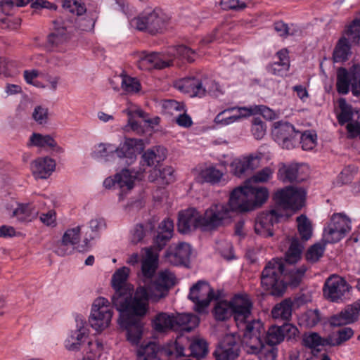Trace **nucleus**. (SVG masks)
Wrapping results in <instances>:
<instances>
[{
	"label": "nucleus",
	"instance_id": "obj_23",
	"mask_svg": "<svg viewBox=\"0 0 360 360\" xmlns=\"http://www.w3.org/2000/svg\"><path fill=\"white\" fill-rule=\"evenodd\" d=\"M240 353V345L232 337H226L219 342L214 352L216 360H235Z\"/></svg>",
	"mask_w": 360,
	"mask_h": 360
},
{
	"label": "nucleus",
	"instance_id": "obj_13",
	"mask_svg": "<svg viewBox=\"0 0 360 360\" xmlns=\"http://www.w3.org/2000/svg\"><path fill=\"white\" fill-rule=\"evenodd\" d=\"M77 328L65 342V348L69 351H79L83 349L86 352H92L91 345L92 341L89 340V329L86 322L77 316L76 318Z\"/></svg>",
	"mask_w": 360,
	"mask_h": 360
},
{
	"label": "nucleus",
	"instance_id": "obj_25",
	"mask_svg": "<svg viewBox=\"0 0 360 360\" xmlns=\"http://www.w3.org/2000/svg\"><path fill=\"white\" fill-rule=\"evenodd\" d=\"M53 31L48 36V43L51 47L58 48L68 40V33L72 32L70 25H67L63 17L56 18L53 22Z\"/></svg>",
	"mask_w": 360,
	"mask_h": 360
},
{
	"label": "nucleus",
	"instance_id": "obj_38",
	"mask_svg": "<svg viewBox=\"0 0 360 360\" xmlns=\"http://www.w3.org/2000/svg\"><path fill=\"white\" fill-rule=\"evenodd\" d=\"M63 8L67 15L66 19L63 18L67 25H73L75 19L82 16L86 11L84 4L77 0H63Z\"/></svg>",
	"mask_w": 360,
	"mask_h": 360
},
{
	"label": "nucleus",
	"instance_id": "obj_6",
	"mask_svg": "<svg viewBox=\"0 0 360 360\" xmlns=\"http://www.w3.org/2000/svg\"><path fill=\"white\" fill-rule=\"evenodd\" d=\"M233 210L230 204V199L227 204L214 203L211 205L202 216V231H214L219 227L224 226L231 221Z\"/></svg>",
	"mask_w": 360,
	"mask_h": 360
},
{
	"label": "nucleus",
	"instance_id": "obj_51",
	"mask_svg": "<svg viewBox=\"0 0 360 360\" xmlns=\"http://www.w3.org/2000/svg\"><path fill=\"white\" fill-rule=\"evenodd\" d=\"M297 230L301 239L304 241L309 240L312 236L311 221L304 214L297 217Z\"/></svg>",
	"mask_w": 360,
	"mask_h": 360
},
{
	"label": "nucleus",
	"instance_id": "obj_52",
	"mask_svg": "<svg viewBox=\"0 0 360 360\" xmlns=\"http://www.w3.org/2000/svg\"><path fill=\"white\" fill-rule=\"evenodd\" d=\"M300 143L304 150H312L316 145L317 135L314 131L306 130L298 135Z\"/></svg>",
	"mask_w": 360,
	"mask_h": 360
},
{
	"label": "nucleus",
	"instance_id": "obj_61",
	"mask_svg": "<svg viewBox=\"0 0 360 360\" xmlns=\"http://www.w3.org/2000/svg\"><path fill=\"white\" fill-rule=\"evenodd\" d=\"M266 124L259 117H253L252 120L251 132L253 136L257 139H262L266 134Z\"/></svg>",
	"mask_w": 360,
	"mask_h": 360
},
{
	"label": "nucleus",
	"instance_id": "obj_11",
	"mask_svg": "<svg viewBox=\"0 0 360 360\" xmlns=\"http://www.w3.org/2000/svg\"><path fill=\"white\" fill-rule=\"evenodd\" d=\"M144 178V171L131 170L123 169L120 173L116 174L112 178L108 177L103 181V186L106 188H119L121 191L119 195V200L124 198V192L131 190L136 181H140Z\"/></svg>",
	"mask_w": 360,
	"mask_h": 360
},
{
	"label": "nucleus",
	"instance_id": "obj_14",
	"mask_svg": "<svg viewBox=\"0 0 360 360\" xmlns=\"http://www.w3.org/2000/svg\"><path fill=\"white\" fill-rule=\"evenodd\" d=\"M351 230V221L345 215L333 214L327 226L324 227L323 234L327 242L336 243L342 240Z\"/></svg>",
	"mask_w": 360,
	"mask_h": 360
},
{
	"label": "nucleus",
	"instance_id": "obj_58",
	"mask_svg": "<svg viewBox=\"0 0 360 360\" xmlns=\"http://www.w3.org/2000/svg\"><path fill=\"white\" fill-rule=\"evenodd\" d=\"M89 228L92 234L89 236V238H84L85 246H89V241L98 236L99 233L105 228V221L103 218L93 219L89 221Z\"/></svg>",
	"mask_w": 360,
	"mask_h": 360
},
{
	"label": "nucleus",
	"instance_id": "obj_5",
	"mask_svg": "<svg viewBox=\"0 0 360 360\" xmlns=\"http://www.w3.org/2000/svg\"><path fill=\"white\" fill-rule=\"evenodd\" d=\"M243 330V342L247 352L252 354H264L266 360H275L277 356V349L275 348L266 349L264 347L263 336L265 329L263 323L259 320H245L239 323Z\"/></svg>",
	"mask_w": 360,
	"mask_h": 360
},
{
	"label": "nucleus",
	"instance_id": "obj_18",
	"mask_svg": "<svg viewBox=\"0 0 360 360\" xmlns=\"http://www.w3.org/2000/svg\"><path fill=\"white\" fill-rule=\"evenodd\" d=\"M191 252V246L187 243H172L165 251V258L173 266L188 267Z\"/></svg>",
	"mask_w": 360,
	"mask_h": 360
},
{
	"label": "nucleus",
	"instance_id": "obj_29",
	"mask_svg": "<svg viewBox=\"0 0 360 360\" xmlns=\"http://www.w3.org/2000/svg\"><path fill=\"white\" fill-rule=\"evenodd\" d=\"M359 311L360 304L356 301L354 306H348L341 312L330 316L329 323L333 327H338L352 323L357 319Z\"/></svg>",
	"mask_w": 360,
	"mask_h": 360
},
{
	"label": "nucleus",
	"instance_id": "obj_35",
	"mask_svg": "<svg viewBox=\"0 0 360 360\" xmlns=\"http://www.w3.org/2000/svg\"><path fill=\"white\" fill-rule=\"evenodd\" d=\"M174 331L191 332L200 322L199 318L193 314H174Z\"/></svg>",
	"mask_w": 360,
	"mask_h": 360
},
{
	"label": "nucleus",
	"instance_id": "obj_27",
	"mask_svg": "<svg viewBox=\"0 0 360 360\" xmlns=\"http://www.w3.org/2000/svg\"><path fill=\"white\" fill-rule=\"evenodd\" d=\"M177 87L180 91L189 94L191 96L202 97L207 91H211L207 86V82L205 83L195 77L184 78L179 81Z\"/></svg>",
	"mask_w": 360,
	"mask_h": 360
},
{
	"label": "nucleus",
	"instance_id": "obj_43",
	"mask_svg": "<svg viewBox=\"0 0 360 360\" xmlns=\"http://www.w3.org/2000/svg\"><path fill=\"white\" fill-rule=\"evenodd\" d=\"M303 246L300 244L297 238H293L291 241L290 247L285 254V258H281L285 266L288 264H294L297 263L301 258Z\"/></svg>",
	"mask_w": 360,
	"mask_h": 360
},
{
	"label": "nucleus",
	"instance_id": "obj_59",
	"mask_svg": "<svg viewBox=\"0 0 360 360\" xmlns=\"http://www.w3.org/2000/svg\"><path fill=\"white\" fill-rule=\"evenodd\" d=\"M190 355L195 358L204 357L207 353V342L202 340H197L189 344Z\"/></svg>",
	"mask_w": 360,
	"mask_h": 360
},
{
	"label": "nucleus",
	"instance_id": "obj_12",
	"mask_svg": "<svg viewBox=\"0 0 360 360\" xmlns=\"http://www.w3.org/2000/svg\"><path fill=\"white\" fill-rule=\"evenodd\" d=\"M112 313L108 300L103 297H98L92 304L89 323L95 330L102 331L109 326Z\"/></svg>",
	"mask_w": 360,
	"mask_h": 360
},
{
	"label": "nucleus",
	"instance_id": "obj_28",
	"mask_svg": "<svg viewBox=\"0 0 360 360\" xmlns=\"http://www.w3.org/2000/svg\"><path fill=\"white\" fill-rule=\"evenodd\" d=\"M259 159L252 155L241 157L233 160L230 167L231 172L238 177H242L251 173L257 166Z\"/></svg>",
	"mask_w": 360,
	"mask_h": 360
},
{
	"label": "nucleus",
	"instance_id": "obj_1",
	"mask_svg": "<svg viewBox=\"0 0 360 360\" xmlns=\"http://www.w3.org/2000/svg\"><path fill=\"white\" fill-rule=\"evenodd\" d=\"M307 267L287 268L281 259L274 258L264 266L261 275V285L266 290H270L274 296H281L287 286L297 287L302 281Z\"/></svg>",
	"mask_w": 360,
	"mask_h": 360
},
{
	"label": "nucleus",
	"instance_id": "obj_39",
	"mask_svg": "<svg viewBox=\"0 0 360 360\" xmlns=\"http://www.w3.org/2000/svg\"><path fill=\"white\" fill-rule=\"evenodd\" d=\"M148 179L150 182L168 185L175 181L174 170L170 166H167L162 169L154 168L150 170Z\"/></svg>",
	"mask_w": 360,
	"mask_h": 360
},
{
	"label": "nucleus",
	"instance_id": "obj_49",
	"mask_svg": "<svg viewBox=\"0 0 360 360\" xmlns=\"http://www.w3.org/2000/svg\"><path fill=\"white\" fill-rule=\"evenodd\" d=\"M264 345L266 344L271 346V348H274L273 346L281 343L284 340V335L281 330V326H271L265 332L263 336Z\"/></svg>",
	"mask_w": 360,
	"mask_h": 360
},
{
	"label": "nucleus",
	"instance_id": "obj_62",
	"mask_svg": "<svg viewBox=\"0 0 360 360\" xmlns=\"http://www.w3.org/2000/svg\"><path fill=\"white\" fill-rule=\"evenodd\" d=\"M70 25L71 30L75 28L82 31L89 32L94 30L95 20L93 18H81L78 17L73 21V25Z\"/></svg>",
	"mask_w": 360,
	"mask_h": 360
},
{
	"label": "nucleus",
	"instance_id": "obj_26",
	"mask_svg": "<svg viewBox=\"0 0 360 360\" xmlns=\"http://www.w3.org/2000/svg\"><path fill=\"white\" fill-rule=\"evenodd\" d=\"M174 233V221L169 218L162 220L158 225L157 234L153 238V248L162 250L171 240Z\"/></svg>",
	"mask_w": 360,
	"mask_h": 360
},
{
	"label": "nucleus",
	"instance_id": "obj_44",
	"mask_svg": "<svg viewBox=\"0 0 360 360\" xmlns=\"http://www.w3.org/2000/svg\"><path fill=\"white\" fill-rule=\"evenodd\" d=\"M167 53L168 54L172 56L174 58H179L189 63L193 62L198 56V53L195 51L185 45H178L176 46L170 47Z\"/></svg>",
	"mask_w": 360,
	"mask_h": 360
},
{
	"label": "nucleus",
	"instance_id": "obj_46",
	"mask_svg": "<svg viewBox=\"0 0 360 360\" xmlns=\"http://www.w3.org/2000/svg\"><path fill=\"white\" fill-rule=\"evenodd\" d=\"M248 107L244 106L238 108V113L236 115L224 117V113L219 112L214 117V122L217 125L226 126L232 123L240 121L242 118L247 117Z\"/></svg>",
	"mask_w": 360,
	"mask_h": 360
},
{
	"label": "nucleus",
	"instance_id": "obj_7",
	"mask_svg": "<svg viewBox=\"0 0 360 360\" xmlns=\"http://www.w3.org/2000/svg\"><path fill=\"white\" fill-rule=\"evenodd\" d=\"M345 36L341 37L333 51L334 63H344L352 55L351 42L359 44L360 41V18H354L345 30Z\"/></svg>",
	"mask_w": 360,
	"mask_h": 360
},
{
	"label": "nucleus",
	"instance_id": "obj_47",
	"mask_svg": "<svg viewBox=\"0 0 360 360\" xmlns=\"http://www.w3.org/2000/svg\"><path fill=\"white\" fill-rule=\"evenodd\" d=\"M338 103L340 112L337 115V119L338 123L343 126L352 120L354 111L352 106L347 103L345 98H340L338 100Z\"/></svg>",
	"mask_w": 360,
	"mask_h": 360
},
{
	"label": "nucleus",
	"instance_id": "obj_48",
	"mask_svg": "<svg viewBox=\"0 0 360 360\" xmlns=\"http://www.w3.org/2000/svg\"><path fill=\"white\" fill-rule=\"evenodd\" d=\"M214 316L217 321H226L233 315L230 301L221 300L216 303L213 309Z\"/></svg>",
	"mask_w": 360,
	"mask_h": 360
},
{
	"label": "nucleus",
	"instance_id": "obj_9",
	"mask_svg": "<svg viewBox=\"0 0 360 360\" xmlns=\"http://www.w3.org/2000/svg\"><path fill=\"white\" fill-rule=\"evenodd\" d=\"M351 91L354 96H360V64L355 63L349 69L340 67L336 72V90L339 94L347 95Z\"/></svg>",
	"mask_w": 360,
	"mask_h": 360
},
{
	"label": "nucleus",
	"instance_id": "obj_10",
	"mask_svg": "<svg viewBox=\"0 0 360 360\" xmlns=\"http://www.w3.org/2000/svg\"><path fill=\"white\" fill-rule=\"evenodd\" d=\"M307 191L302 187L292 186L278 190L274 195L276 204L285 209L298 211L305 205Z\"/></svg>",
	"mask_w": 360,
	"mask_h": 360
},
{
	"label": "nucleus",
	"instance_id": "obj_21",
	"mask_svg": "<svg viewBox=\"0 0 360 360\" xmlns=\"http://www.w3.org/2000/svg\"><path fill=\"white\" fill-rule=\"evenodd\" d=\"M233 315L238 326L251 314L252 302L245 293H238L230 300Z\"/></svg>",
	"mask_w": 360,
	"mask_h": 360
},
{
	"label": "nucleus",
	"instance_id": "obj_63",
	"mask_svg": "<svg viewBox=\"0 0 360 360\" xmlns=\"http://www.w3.org/2000/svg\"><path fill=\"white\" fill-rule=\"evenodd\" d=\"M321 320L319 309L307 310L302 316V321L308 328H312L317 325Z\"/></svg>",
	"mask_w": 360,
	"mask_h": 360
},
{
	"label": "nucleus",
	"instance_id": "obj_4",
	"mask_svg": "<svg viewBox=\"0 0 360 360\" xmlns=\"http://www.w3.org/2000/svg\"><path fill=\"white\" fill-rule=\"evenodd\" d=\"M143 148V140L139 139H126L118 147L112 144L100 143L92 153V157L105 161L116 156L120 162L127 165H132L137 155Z\"/></svg>",
	"mask_w": 360,
	"mask_h": 360
},
{
	"label": "nucleus",
	"instance_id": "obj_30",
	"mask_svg": "<svg viewBox=\"0 0 360 360\" xmlns=\"http://www.w3.org/2000/svg\"><path fill=\"white\" fill-rule=\"evenodd\" d=\"M288 53V51L286 49L279 50L276 54L278 60L268 64L266 67V71L271 75L278 77L286 75L290 69Z\"/></svg>",
	"mask_w": 360,
	"mask_h": 360
},
{
	"label": "nucleus",
	"instance_id": "obj_3",
	"mask_svg": "<svg viewBox=\"0 0 360 360\" xmlns=\"http://www.w3.org/2000/svg\"><path fill=\"white\" fill-rule=\"evenodd\" d=\"M269 191L266 187L245 183L235 188L230 193V204L238 212H248L260 207L268 199Z\"/></svg>",
	"mask_w": 360,
	"mask_h": 360
},
{
	"label": "nucleus",
	"instance_id": "obj_37",
	"mask_svg": "<svg viewBox=\"0 0 360 360\" xmlns=\"http://www.w3.org/2000/svg\"><path fill=\"white\" fill-rule=\"evenodd\" d=\"M175 284V276L168 270L159 273L158 278L153 283V289L159 293L160 297H164L169 290Z\"/></svg>",
	"mask_w": 360,
	"mask_h": 360
},
{
	"label": "nucleus",
	"instance_id": "obj_55",
	"mask_svg": "<svg viewBox=\"0 0 360 360\" xmlns=\"http://www.w3.org/2000/svg\"><path fill=\"white\" fill-rule=\"evenodd\" d=\"M200 176L205 182L216 184L221 179L223 172L214 167H208L201 171Z\"/></svg>",
	"mask_w": 360,
	"mask_h": 360
},
{
	"label": "nucleus",
	"instance_id": "obj_40",
	"mask_svg": "<svg viewBox=\"0 0 360 360\" xmlns=\"http://www.w3.org/2000/svg\"><path fill=\"white\" fill-rule=\"evenodd\" d=\"M129 269L123 266L117 270L113 274L112 276L111 283L112 287L115 290V293L112 297H115L119 295H123L127 293V290L125 288V285L129 276Z\"/></svg>",
	"mask_w": 360,
	"mask_h": 360
},
{
	"label": "nucleus",
	"instance_id": "obj_24",
	"mask_svg": "<svg viewBox=\"0 0 360 360\" xmlns=\"http://www.w3.org/2000/svg\"><path fill=\"white\" fill-rule=\"evenodd\" d=\"M173 58L164 59L157 53H142L138 61V66L141 70L164 69L173 65Z\"/></svg>",
	"mask_w": 360,
	"mask_h": 360
},
{
	"label": "nucleus",
	"instance_id": "obj_60",
	"mask_svg": "<svg viewBox=\"0 0 360 360\" xmlns=\"http://www.w3.org/2000/svg\"><path fill=\"white\" fill-rule=\"evenodd\" d=\"M273 174V170L266 167L261 170L257 172L251 178L248 179L245 183L252 184V183H263L269 181Z\"/></svg>",
	"mask_w": 360,
	"mask_h": 360
},
{
	"label": "nucleus",
	"instance_id": "obj_54",
	"mask_svg": "<svg viewBox=\"0 0 360 360\" xmlns=\"http://www.w3.org/2000/svg\"><path fill=\"white\" fill-rule=\"evenodd\" d=\"M327 342H330L329 337L323 338L316 333H309L303 338L304 345L310 349L315 348L318 346H330V344Z\"/></svg>",
	"mask_w": 360,
	"mask_h": 360
},
{
	"label": "nucleus",
	"instance_id": "obj_41",
	"mask_svg": "<svg viewBox=\"0 0 360 360\" xmlns=\"http://www.w3.org/2000/svg\"><path fill=\"white\" fill-rule=\"evenodd\" d=\"M38 210L30 203H18L17 207L13 210L12 217L22 223L32 221L37 218Z\"/></svg>",
	"mask_w": 360,
	"mask_h": 360
},
{
	"label": "nucleus",
	"instance_id": "obj_45",
	"mask_svg": "<svg viewBox=\"0 0 360 360\" xmlns=\"http://www.w3.org/2000/svg\"><path fill=\"white\" fill-rule=\"evenodd\" d=\"M292 302L290 300L285 299L278 304H276L271 310L274 319L289 320L292 316Z\"/></svg>",
	"mask_w": 360,
	"mask_h": 360
},
{
	"label": "nucleus",
	"instance_id": "obj_2",
	"mask_svg": "<svg viewBox=\"0 0 360 360\" xmlns=\"http://www.w3.org/2000/svg\"><path fill=\"white\" fill-rule=\"evenodd\" d=\"M150 294L146 286H139L134 297L127 293L112 297V303L120 312L119 320H141L144 317L149 308Z\"/></svg>",
	"mask_w": 360,
	"mask_h": 360
},
{
	"label": "nucleus",
	"instance_id": "obj_56",
	"mask_svg": "<svg viewBox=\"0 0 360 360\" xmlns=\"http://www.w3.org/2000/svg\"><path fill=\"white\" fill-rule=\"evenodd\" d=\"M247 115L248 117L253 115L259 114L263 116L264 118L269 120H273L276 118V113L270 109L269 107L263 105H251L248 107Z\"/></svg>",
	"mask_w": 360,
	"mask_h": 360
},
{
	"label": "nucleus",
	"instance_id": "obj_34",
	"mask_svg": "<svg viewBox=\"0 0 360 360\" xmlns=\"http://www.w3.org/2000/svg\"><path fill=\"white\" fill-rule=\"evenodd\" d=\"M167 155V150L164 146H155L147 149L141 155L142 165L148 167L156 166L163 162Z\"/></svg>",
	"mask_w": 360,
	"mask_h": 360
},
{
	"label": "nucleus",
	"instance_id": "obj_42",
	"mask_svg": "<svg viewBox=\"0 0 360 360\" xmlns=\"http://www.w3.org/2000/svg\"><path fill=\"white\" fill-rule=\"evenodd\" d=\"M324 239V235L322 234L321 239L308 248L305 255L306 259L308 262L311 263L317 262L323 257L326 245L333 243L332 242H327Z\"/></svg>",
	"mask_w": 360,
	"mask_h": 360
},
{
	"label": "nucleus",
	"instance_id": "obj_8",
	"mask_svg": "<svg viewBox=\"0 0 360 360\" xmlns=\"http://www.w3.org/2000/svg\"><path fill=\"white\" fill-rule=\"evenodd\" d=\"M169 20L168 16L160 8L145 11L131 20V25L139 31H146L151 34L162 32Z\"/></svg>",
	"mask_w": 360,
	"mask_h": 360
},
{
	"label": "nucleus",
	"instance_id": "obj_50",
	"mask_svg": "<svg viewBox=\"0 0 360 360\" xmlns=\"http://www.w3.org/2000/svg\"><path fill=\"white\" fill-rule=\"evenodd\" d=\"M28 146L37 147H57V143L50 135H42L38 133H33L30 137Z\"/></svg>",
	"mask_w": 360,
	"mask_h": 360
},
{
	"label": "nucleus",
	"instance_id": "obj_64",
	"mask_svg": "<svg viewBox=\"0 0 360 360\" xmlns=\"http://www.w3.org/2000/svg\"><path fill=\"white\" fill-rule=\"evenodd\" d=\"M49 110L47 108L38 105L32 112V118L39 124H46L48 122Z\"/></svg>",
	"mask_w": 360,
	"mask_h": 360
},
{
	"label": "nucleus",
	"instance_id": "obj_20",
	"mask_svg": "<svg viewBox=\"0 0 360 360\" xmlns=\"http://www.w3.org/2000/svg\"><path fill=\"white\" fill-rule=\"evenodd\" d=\"M300 131L288 122H276L272 129V136L283 148L290 149L294 147L293 141L298 139Z\"/></svg>",
	"mask_w": 360,
	"mask_h": 360
},
{
	"label": "nucleus",
	"instance_id": "obj_15",
	"mask_svg": "<svg viewBox=\"0 0 360 360\" xmlns=\"http://www.w3.org/2000/svg\"><path fill=\"white\" fill-rule=\"evenodd\" d=\"M188 298L195 304V311L202 313L214 298V292L207 282L199 280L190 288Z\"/></svg>",
	"mask_w": 360,
	"mask_h": 360
},
{
	"label": "nucleus",
	"instance_id": "obj_16",
	"mask_svg": "<svg viewBox=\"0 0 360 360\" xmlns=\"http://www.w3.org/2000/svg\"><path fill=\"white\" fill-rule=\"evenodd\" d=\"M349 289V285L343 278L334 274L326 280L323 292L328 300L339 303L346 299Z\"/></svg>",
	"mask_w": 360,
	"mask_h": 360
},
{
	"label": "nucleus",
	"instance_id": "obj_31",
	"mask_svg": "<svg viewBox=\"0 0 360 360\" xmlns=\"http://www.w3.org/2000/svg\"><path fill=\"white\" fill-rule=\"evenodd\" d=\"M56 161L49 157H41L32 163V170L36 179L49 178L56 169Z\"/></svg>",
	"mask_w": 360,
	"mask_h": 360
},
{
	"label": "nucleus",
	"instance_id": "obj_53",
	"mask_svg": "<svg viewBox=\"0 0 360 360\" xmlns=\"http://www.w3.org/2000/svg\"><path fill=\"white\" fill-rule=\"evenodd\" d=\"M121 86L124 91L128 94L137 93L141 90V84L138 79L122 74Z\"/></svg>",
	"mask_w": 360,
	"mask_h": 360
},
{
	"label": "nucleus",
	"instance_id": "obj_36",
	"mask_svg": "<svg viewBox=\"0 0 360 360\" xmlns=\"http://www.w3.org/2000/svg\"><path fill=\"white\" fill-rule=\"evenodd\" d=\"M174 314L167 312H159L151 320V327L158 333L174 331Z\"/></svg>",
	"mask_w": 360,
	"mask_h": 360
},
{
	"label": "nucleus",
	"instance_id": "obj_22",
	"mask_svg": "<svg viewBox=\"0 0 360 360\" xmlns=\"http://www.w3.org/2000/svg\"><path fill=\"white\" fill-rule=\"evenodd\" d=\"M201 214L195 209L189 208L179 212L177 227L180 233L186 234L200 229L202 231Z\"/></svg>",
	"mask_w": 360,
	"mask_h": 360
},
{
	"label": "nucleus",
	"instance_id": "obj_33",
	"mask_svg": "<svg viewBox=\"0 0 360 360\" xmlns=\"http://www.w3.org/2000/svg\"><path fill=\"white\" fill-rule=\"evenodd\" d=\"M278 178L283 183H300L306 179L300 173V166L297 163L283 165L278 169Z\"/></svg>",
	"mask_w": 360,
	"mask_h": 360
},
{
	"label": "nucleus",
	"instance_id": "obj_17",
	"mask_svg": "<svg viewBox=\"0 0 360 360\" xmlns=\"http://www.w3.org/2000/svg\"><path fill=\"white\" fill-rule=\"evenodd\" d=\"M285 219V215L278 209L262 212L258 214L255 222V231L263 237L274 235V225Z\"/></svg>",
	"mask_w": 360,
	"mask_h": 360
},
{
	"label": "nucleus",
	"instance_id": "obj_19",
	"mask_svg": "<svg viewBox=\"0 0 360 360\" xmlns=\"http://www.w3.org/2000/svg\"><path fill=\"white\" fill-rule=\"evenodd\" d=\"M80 226L68 229L64 233L61 240L58 243L57 247L54 250L56 254L63 257L71 254L75 248L77 249L79 252L86 251L88 246H85V244L75 247L80 240Z\"/></svg>",
	"mask_w": 360,
	"mask_h": 360
},
{
	"label": "nucleus",
	"instance_id": "obj_57",
	"mask_svg": "<svg viewBox=\"0 0 360 360\" xmlns=\"http://www.w3.org/2000/svg\"><path fill=\"white\" fill-rule=\"evenodd\" d=\"M353 334L354 332L352 328L345 327L337 332L335 338L328 336L330 342L327 343L330 344V346L340 345L342 343L349 340L352 337Z\"/></svg>",
	"mask_w": 360,
	"mask_h": 360
},
{
	"label": "nucleus",
	"instance_id": "obj_32",
	"mask_svg": "<svg viewBox=\"0 0 360 360\" xmlns=\"http://www.w3.org/2000/svg\"><path fill=\"white\" fill-rule=\"evenodd\" d=\"M119 324L122 328L126 330L127 340L132 345H137L139 344L143 331V323L141 320H119Z\"/></svg>",
	"mask_w": 360,
	"mask_h": 360
}]
</instances>
